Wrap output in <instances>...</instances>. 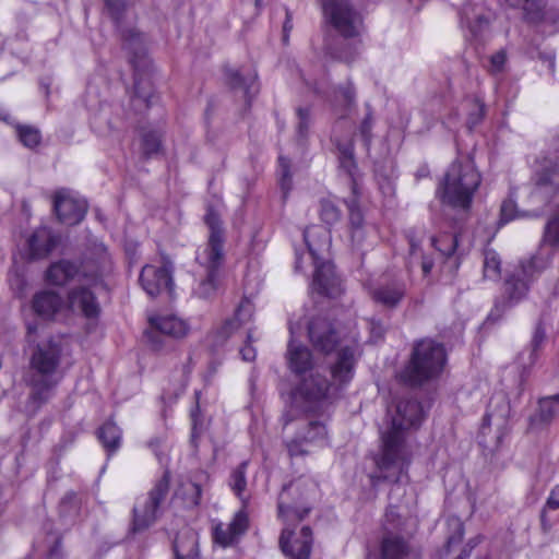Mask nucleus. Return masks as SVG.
I'll list each match as a JSON object with an SVG mask.
<instances>
[{
    "instance_id": "nucleus-1",
    "label": "nucleus",
    "mask_w": 559,
    "mask_h": 559,
    "mask_svg": "<svg viewBox=\"0 0 559 559\" xmlns=\"http://www.w3.org/2000/svg\"><path fill=\"white\" fill-rule=\"evenodd\" d=\"M389 427L382 432V451L376 460L378 474L370 476L372 485L381 481L399 483L411 463V451L405 441L406 431L417 429L426 417L419 401L403 397L397 401L394 413L389 409Z\"/></svg>"
},
{
    "instance_id": "nucleus-2",
    "label": "nucleus",
    "mask_w": 559,
    "mask_h": 559,
    "mask_svg": "<svg viewBox=\"0 0 559 559\" xmlns=\"http://www.w3.org/2000/svg\"><path fill=\"white\" fill-rule=\"evenodd\" d=\"M481 183L472 155L459 156L448 168L437 189L441 203L466 215Z\"/></svg>"
},
{
    "instance_id": "nucleus-3",
    "label": "nucleus",
    "mask_w": 559,
    "mask_h": 559,
    "mask_svg": "<svg viewBox=\"0 0 559 559\" xmlns=\"http://www.w3.org/2000/svg\"><path fill=\"white\" fill-rule=\"evenodd\" d=\"M447 364L443 344L432 338H423L414 343L411 357L397 373L399 380L409 386H420L438 378Z\"/></svg>"
},
{
    "instance_id": "nucleus-4",
    "label": "nucleus",
    "mask_w": 559,
    "mask_h": 559,
    "mask_svg": "<svg viewBox=\"0 0 559 559\" xmlns=\"http://www.w3.org/2000/svg\"><path fill=\"white\" fill-rule=\"evenodd\" d=\"M355 350L350 346L343 347L331 366L333 384L320 373H310L298 384L297 394L308 403H317L333 397L336 391L349 383L354 377Z\"/></svg>"
},
{
    "instance_id": "nucleus-5",
    "label": "nucleus",
    "mask_w": 559,
    "mask_h": 559,
    "mask_svg": "<svg viewBox=\"0 0 559 559\" xmlns=\"http://www.w3.org/2000/svg\"><path fill=\"white\" fill-rule=\"evenodd\" d=\"M111 269V258L107 248L103 243H96L81 269L71 261L60 260L48 267L46 278L52 285L62 286L80 275L86 283L96 286L103 283V277L110 273Z\"/></svg>"
},
{
    "instance_id": "nucleus-6",
    "label": "nucleus",
    "mask_w": 559,
    "mask_h": 559,
    "mask_svg": "<svg viewBox=\"0 0 559 559\" xmlns=\"http://www.w3.org/2000/svg\"><path fill=\"white\" fill-rule=\"evenodd\" d=\"M121 38L123 40V48L129 53V62L134 70L132 104L136 110L141 111L150 108L153 96L151 81L144 78L151 61L146 53L143 34L134 28H123L121 29Z\"/></svg>"
},
{
    "instance_id": "nucleus-7",
    "label": "nucleus",
    "mask_w": 559,
    "mask_h": 559,
    "mask_svg": "<svg viewBox=\"0 0 559 559\" xmlns=\"http://www.w3.org/2000/svg\"><path fill=\"white\" fill-rule=\"evenodd\" d=\"M203 221L210 234L207 242L197 250L195 261L205 270L219 271L225 260L223 223L218 212L212 205L207 206Z\"/></svg>"
},
{
    "instance_id": "nucleus-8",
    "label": "nucleus",
    "mask_w": 559,
    "mask_h": 559,
    "mask_svg": "<svg viewBox=\"0 0 559 559\" xmlns=\"http://www.w3.org/2000/svg\"><path fill=\"white\" fill-rule=\"evenodd\" d=\"M304 238L308 247V251L313 259L314 273L311 283V288L320 296L328 298H337L343 292L342 280L335 272V266L330 261L319 262L321 259L322 248L312 243L309 239V233H304Z\"/></svg>"
},
{
    "instance_id": "nucleus-9",
    "label": "nucleus",
    "mask_w": 559,
    "mask_h": 559,
    "mask_svg": "<svg viewBox=\"0 0 559 559\" xmlns=\"http://www.w3.org/2000/svg\"><path fill=\"white\" fill-rule=\"evenodd\" d=\"M531 185V197L549 204L559 193V157L545 156L537 159Z\"/></svg>"
},
{
    "instance_id": "nucleus-10",
    "label": "nucleus",
    "mask_w": 559,
    "mask_h": 559,
    "mask_svg": "<svg viewBox=\"0 0 559 559\" xmlns=\"http://www.w3.org/2000/svg\"><path fill=\"white\" fill-rule=\"evenodd\" d=\"M168 492L169 473L166 472L148 491L147 498L143 506L141 508H133V516L130 526L131 534L142 533L148 530L156 522L158 518L159 506L166 499Z\"/></svg>"
},
{
    "instance_id": "nucleus-11",
    "label": "nucleus",
    "mask_w": 559,
    "mask_h": 559,
    "mask_svg": "<svg viewBox=\"0 0 559 559\" xmlns=\"http://www.w3.org/2000/svg\"><path fill=\"white\" fill-rule=\"evenodd\" d=\"M324 16L345 38H355L362 29V17L347 0H322Z\"/></svg>"
},
{
    "instance_id": "nucleus-12",
    "label": "nucleus",
    "mask_w": 559,
    "mask_h": 559,
    "mask_svg": "<svg viewBox=\"0 0 559 559\" xmlns=\"http://www.w3.org/2000/svg\"><path fill=\"white\" fill-rule=\"evenodd\" d=\"M278 516L287 524L302 521L311 511L308 504L305 485L290 481L284 485L278 495Z\"/></svg>"
},
{
    "instance_id": "nucleus-13",
    "label": "nucleus",
    "mask_w": 559,
    "mask_h": 559,
    "mask_svg": "<svg viewBox=\"0 0 559 559\" xmlns=\"http://www.w3.org/2000/svg\"><path fill=\"white\" fill-rule=\"evenodd\" d=\"M63 347L59 340L50 337L37 344L29 358V373L59 377L58 369L61 364Z\"/></svg>"
},
{
    "instance_id": "nucleus-14",
    "label": "nucleus",
    "mask_w": 559,
    "mask_h": 559,
    "mask_svg": "<svg viewBox=\"0 0 559 559\" xmlns=\"http://www.w3.org/2000/svg\"><path fill=\"white\" fill-rule=\"evenodd\" d=\"M173 271V262L166 255L163 257L160 266L144 265L140 274L142 288L151 297H155L164 290L171 294L174 290Z\"/></svg>"
},
{
    "instance_id": "nucleus-15",
    "label": "nucleus",
    "mask_w": 559,
    "mask_h": 559,
    "mask_svg": "<svg viewBox=\"0 0 559 559\" xmlns=\"http://www.w3.org/2000/svg\"><path fill=\"white\" fill-rule=\"evenodd\" d=\"M308 337L313 348L322 354H331L341 342L334 324L325 317H314L308 323Z\"/></svg>"
},
{
    "instance_id": "nucleus-16",
    "label": "nucleus",
    "mask_w": 559,
    "mask_h": 559,
    "mask_svg": "<svg viewBox=\"0 0 559 559\" xmlns=\"http://www.w3.org/2000/svg\"><path fill=\"white\" fill-rule=\"evenodd\" d=\"M61 377H48L29 373L27 385L29 393L26 401V409L35 415L45 404H47L56 393V389Z\"/></svg>"
},
{
    "instance_id": "nucleus-17",
    "label": "nucleus",
    "mask_w": 559,
    "mask_h": 559,
    "mask_svg": "<svg viewBox=\"0 0 559 559\" xmlns=\"http://www.w3.org/2000/svg\"><path fill=\"white\" fill-rule=\"evenodd\" d=\"M86 203L74 199L68 189H59L53 197V211L58 219L69 226H73L83 221L86 214Z\"/></svg>"
},
{
    "instance_id": "nucleus-18",
    "label": "nucleus",
    "mask_w": 559,
    "mask_h": 559,
    "mask_svg": "<svg viewBox=\"0 0 559 559\" xmlns=\"http://www.w3.org/2000/svg\"><path fill=\"white\" fill-rule=\"evenodd\" d=\"M293 532L288 528L282 531L280 547L289 559H309L312 550L313 536L310 526H302L299 537L290 542Z\"/></svg>"
},
{
    "instance_id": "nucleus-19",
    "label": "nucleus",
    "mask_w": 559,
    "mask_h": 559,
    "mask_svg": "<svg viewBox=\"0 0 559 559\" xmlns=\"http://www.w3.org/2000/svg\"><path fill=\"white\" fill-rule=\"evenodd\" d=\"M405 295L406 285L400 280L381 283L369 290L371 299L386 309H395L399 307Z\"/></svg>"
},
{
    "instance_id": "nucleus-20",
    "label": "nucleus",
    "mask_w": 559,
    "mask_h": 559,
    "mask_svg": "<svg viewBox=\"0 0 559 559\" xmlns=\"http://www.w3.org/2000/svg\"><path fill=\"white\" fill-rule=\"evenodd\" d=\"M530 282L520 272L509 276L503 285V299L496 302V310L504 311L524 299L530 289Z\"/></svg>"
},
{
    "instance_id": "nucleus-21",
    "label": "nucleus",
    "mask_w": 559,
    "mask_h": 559,
    "mask_svg": "<svg viewBox=\"0 0 559 559\" xmlns=\"http://www.w3.org/2000/svg\"><path fill=\"white\" fill-rule=\"evenodd\" d=\"M248 526L249 520L247 513L239 511L226 527L222 523L215 525L213 530V540L222 547H228L233 545L239 536L246 533Z\"/></svg>"
},
{
    "instance_id": "nucleus-22",
    "label": "nucleus",
    "mask_w": 559,
    "mask_h": 559,
    "mask_svg": "<svg viewBox=\"0 0 559 559\" xmlns=\"http://www.w3.org/2000/svg\"><path fill=\"white\" fill-rule=\"evenodd\" d=\"M69 307L73 312H80L87 319L97 318L100 313L99 304L88 288L79 286L68 293Z\"/></svg>"
},
{
    "instance_id": "nucleus-23",
    "label": "nucleus",
    "mask_w": 559,
    "mask_h": 559,
    "mask_svg": "<svg viewBox=\"0 0 559 559\" xmlns=\"http://www.w3.org/2000/svg\"><path fill=\"white\" fill-rule=\"evenodd\" d=\"M226 83L231 90H242L246 98V104L250 106L251 99L258 94V75L254 71L246 74L239 70L229 67L224 68Z\"/></svg>"
},
{
    "instance_id": "nucleus-24",
    "label": "nucleus",
    "mask_w": 559,
    "mask_h": 559,
    "mask_svg": "<svg viewBox=\"0 0 559 559\" xmlns=\"http://www.w3.org/2000/svg\"><path fill=\"white\" fill-rule=\"evenodd\" d=\"M63 305L62 297L52 290H41L34 295L32 308L36 316L44 320H52Z\"/></svg>"
},
{
    "instance_id": "nucleus-25",
    "label": "nucleus",
    "mask_w": 559,
    "mask_h": 559,
    "mask_svg": "<svg viewBox=\"0 0 559 559\" xmlns=\"http://www.w3.org/2000/svg\"><path fill=\"white\" fill-rule=\"evenodd\" d=\"M174 559H197L199 556L198 534L189 527L181 530L173 542Z\"/></svg>"
},
{
    "instance_id": "nucleus-26",
    "label": "nucleus",
    "mask_w": 559,
    "mask_h": 559,
    "mask_svg": "<svg viewBox=\"0 0 559 559\" xmlns=\"http://www.w3.org/2000/svg\"><path fill=\"white\" fill-rule=\"evenodd\" d=\"M286 356L289 369L297 376L305 374L313 367L310 349L301 344H295L293 340L288 343Z\"/></svg>"
},
{
    "instance_id": "nucleus-27",
    "label": "nucleus",
    "mask_w": 559,
    "mask_h": 559,
    "mask_svg": "<svg viewBox=\"0 0 559 559\" xmlns=\"http://www.w3.org/2000/svg\"><path fill=\"white\" fill-rule=\"evenodd\" d=\"M27 242L31 259H40L56 247L57 239L47 228L41 227L33 233Z\"/></svg>"
},
{
    "instance_id": "nucleus-28",
    "label": "nucleus",
    "mask_w": 559,
    "mask_h": 559,
    "mask_svg": "<svg viewBox=\"0 0 559 559\" xmlns=\"http://www.w3.org/2000/svg\"><path fill=\"white\" fill-rule=\"evenodd\" d=\"M409 552L407 540L392 532L383 535L380 544L381 559H404Z\"/></svg>"
},
{
    "instance_id": "nucleus-29",
    "label": "nucleus",
    "mask_w": 559,
    "mask_h": 559,
    "mask_svg": "<svg viewBox=\"0 0 559 559\" xmlns=\"http://www.w3.org/2000/svg\"><path fill=\"white\" fill-rule=\"evenodd\" d=\"M559 408V394L542 397L538 401V408L534 415L530 417L531 426L544 427L548 426L556 417Z\"/></svg>"
},
{
    "instance_id": "nucleus-30",
    "label": "nucleus",
    "mask_w": 559,
    "mask_h": 559,
    "mask_svg": "<svg viewBox=\"0 0 559 559\" xmlns=\"http://www.w3.org/2000/svg\"><path fill=\"white\" fill-rule=\"evenodd\" d=\"M552 260V252L545 251L543 248L532 255L528 260L520 264V273L528 281H533L544 270H546Z\"/></svg>"
},
{
    "instance_id": "nucleus-31",
    "label": "nucleus",
    "mask_w": 559,
    "mask_h": 559,
    "mask_svg": "<svg viewBox=\"0 0 559 559\" xmlns=\"http://www.w3.org/2000/svg\"><path fill=\"white\" fill-rule=\"evenodd\" d=\"M154 332L165 336L182 337L187 333L186 323L175 316L156 317L150 319Z\"/></svg>"
},
{
    "instance_id": "nucleus-32",
    "label": "nucleus",
    "mask_w": 559,
    "mask_h": 559,
    "mask_svg": "<svg viewBox=\"0 0 559 559\" xmlns=\"http://www.w3.org/2000/svg\"><path fill=\"white\" fill-rule=\"evenodd\" d=\"M340 151V167L347 174L349 178L350 189L353 193L359 190L357 182V164L354 157V145L347 143L338 146Z\"/></svg>"
},
{
    "instance_id": "nucleus-33",
    "label": "nucleus",
    "mask_w": 559,
    "mask_h": 559,
    "mask_svg": "<svg viewBox=\"0 0 559 559\" xmlns=\"http://www.w3.org/2000/svg\"><path fill=\"white\" fill-rule=\"evenodd\" d=\"M548 0H506L512 8L523 10L524 17L531 22H538L544 19Z\"/></svg>"
},
{
    "instance_id": "nucleus-34",
    "label": "nucleus",
    "mask_w": 559,
    "mask_h": 559,
    "mask_svg": "<svg viewBox=\"0 0 559 559\" xmlns=\"http://www.w3.org/2000/svg\"><path fill=\"white\" fill-rule=\"evenodd\" d=\"M97 438L108 453H114L120 447L121 430L109 419L98 428Z\"/></svg>"
},
{
    "instance_id": "nucleus-35",
    "label": "nucleus",
    "mask_w": 559,
    "mask_h": 559,
    "mask_svg": "<svg viewBox=\"0 0 559 559\" xmlns=\"http://www.w3.org/2000/svg\"><path fill=\"white\" fill-rule=\"evenodd\" d=\"M359 198L360 192L359 190H356V193L352 192V197L344 200V203L348 210V222L352 229L353 239L362 229L365 223L364 214L359 207Z\"/></svg>"
},
{
    "instance_id": "nucleus-36",
    "label": "nucleus",
    "mask_w": 559,
    "mask_h": 559,
    "mask_svg": "<svg viewBox=\"0 0 559 559\" xmlns=\"http://www.w3.org/2000/svg\"><path fill=\"white\" fill-rule=\"evenodd\" d=\"M206 276L193 288V294L201 299L213 297L217 290L218 271L205 270Z\"/></svg>"
},
{
    "instance_id": "nucleus-37",
    "label": "nucleus",
    "mask_w": 559,
    "mask_h": 559,
    "mask_svg": "<svg viewBox=\"0 0 559 559\" xmlns=\"http://www.w3.org/2000/svg\"><path fill=\"white\" fill-rule=\"evenodd\" d=\"M319 206V216L325 225L333 226L341 222L342 211L333 201L321 199Z\"/></svg>"
},
{
    "instance_id": "nucleus-38",
    "label": "nucleus",
    "mask_w": 559,
    "mask_h": 559,
    "mask_svg": "<svg viewBox=\"0 0 559 559\" xmlns=\"http://www.w3.org/2000/svg\"><path fill=\"white\" fill-rule=\"evenodd\" d=\"M141 150L144 158L148 159L162 151V134L157 131H147L142 134Z\"/></svg>"
},
{
    "instance_id": "nucleus-39",
    "label": "nucleus",
    "mask_w": 559,
    "mask_h": 559,
    "mask_svg": "<svg viewBox=\"0 0 559 559\" xmlns=\"http://www.w3.org/2000/svg\"><path fill=\"white\" fill-rule=\"evenodd\" d=\"M501 273V260L498 253L491 249L484 252V277L498 280Z\"/></svg>"
},
{
    "instance_id": "nucleus-40",
    "label": "nucleus",
    "mask_w": 559,
    "mask_h": 559,
    "mask_svg": "<svg viewBox=\"0 0 559 559\" xmlns=\"http://www.w3.org/2000/svg\"><path fill=\"white\" fill-rule=\"evenodd\" d=\"M16 133L21 143L31 150L36 148L41 142L40 131L35 127L16 124Z\"/></svg>"
},
{
    "instance_id": "nucleus-41",
    "label": "nucleus",
    "mask_w": 559,
    "mask_h": 559,
    "mask_svg": "<svg viewBox=\"0 0 559 559\" xmlns=\"http://www.w3.org/2000/svg\"><path fill=\"white\" fill-rule=\"evenodd\" d=\"M432 243L444 257H451L457 249L459 236L456 233L445 234L439 238H432Z\"/></svg>"
},
{
    "instance_id": "nucleus-42",
    "label": "nucleus",
    "mask_w": 559,
    "mask_h": 559,
    "mask_svg": "<svg viewBox=\"0 0 559 559\" xmlns=\"http://www.w3.org/2000/svg\"><path fill=\"white\" fill-rule=\"evenodd\" d=\"M253 312V304L249 298L243 297L239 305L237 306L231 319L235 320V322L239 323L240 326H243L245 324L251 321Z\"/></svg>"
},
{
    "instance_id": "nucleus-43",
    "label": "nucleus",
    "mask_w": 559,
    "mask_h": 559,
    "mask_svg": "<svg viewBox=\"0 0 559 559\" xmlns=\"http://www.w3.org/2000/svg\"><path fill=\"white\" fill-rule=\"evenodd\" d=\"M247 462L240 463L230 475V487L234 490V492L241 498L242 492L246 489L247 480H246V469H247Z\"/></svg>"
},
{
    "instance_id": "nucleus-44",
    "label": "nucleus",
    "mask_w": 559,
    "mask_h": 559,
    "mask_svg": "<svg viewBox=\"0 0 559 559\" xmlns=\"http://www.w3.org/2000/svg\"><path fill=\"white\" fill-rule=\"evenodd\" d=\"M543 243L550 247L559 246V218L555 215L547 222L545 226Z\"/></svg>"
},
{
    "instance_id": "nucleus-45",
    "label": "nucleus",
    "mask_w": 559,
    "mask_h": 559,
    "mask_svg": "<svg viewBox=\"0 0 559 559\" xmlns=\"http://www.w3.org/2000/svg\"><path fill=\"white\" fill-rule=\"evenodd\" d=\"M297 135L298 140L304 141L307 139L309 133V128L311 123V111L309 107H299L297 109Z\"/></svg>"
},
{
    "instance_id": "nucleus-46",
    "label": "nucleus",
    "mask_w": 559,
    "mask_h": 559,
    "mask_svg": "<svg viewBox=\"0 0 559 559\" xmlns=\"http://www.w3.org/2000/svg\"><path fill=\"white\" fill-rule=\"evenodd\" d=\"M241 326L231 318L226 319L223 325L215 332V344L223 345Z\"/></svg>"
},
{
    "instance_id": "nucleus-47",
    "label": "nucleus",
    "mask_w": 559,
    "mask_h": 559,
    "mask_svg": "<svg viewBox=\"0 0 559 559\" xmlns=\"http://www.w3.org/2000/svg\"><path fill=\"white\" fill-rule=\"evenodd\" d=\"M546 340V331L544 328V324L542 321H538V323L535 326V331L531 341V353H530V360L531 364H534L537 358V352L540 348L542 344Z\"/></svg>"
},
{
    "instance_id": "nucleus-48",
    "label": "nucleus",
    "mask_w": 559,
    "mask_h": 559,
    "mask_svg": "<svg viewBox=\"0 0 559 559\" xmlns=\"http://www.w3.org/2000/svg\"><path fill=\"white\" fill-rule=\"evenodd\" d=\"M106 9L109 16L112 19L117 27L120 23L126 11V0H105Z\"/></svg>"
},
{
    "instance_id": "nucleus-49",
    "label": "nucleus",
    "mask_w": 559,
    "mask_h": 559,
    "mask_svg": "<svg viewBox=\"0 0 559 559\" xmlns=\"http://www.w3.org/2000/svg\"><path fill=\"white\" fill-rule=\"evenodd\" d=\"M280 163V185L282 190L285 192H289L292 189V174H290V165L289 160L283 156L278 158Z\"/></svg>"
},
{
    "instance_id": "nucleus-50",
    "label": "nucleus",
    "mask_w": 559,
    "mask_h": 559,
    "mask_svg": "<svg viewBox=\"0 0 559 559\" xmlns=\"http://www.w3.org/2000/svg\"><path fill=\"white\" fill-rule=\"evenodd\" d=\"M374 177L381 192L386 197L393 195L394 182L392 177L388 174H384L379 167L374 169Z\"/></svg>"
},
{
    "instance_id": "nucleus-51",
    "label": "nucleus",
    "mask_w": 559,
    "mask_h": 559,
    "mask_svg": "<svg viewBox=\"0 0 559 559\" xmlns=\"http://www.w3.org/2000/svg\"><path fill=\"white\" fill-rule=\"evenodd\" d=\"M326 437V428L325 425L318 420L309 421L308 430L305 433V439L307 441H316L319 439H323Z\"/></svg>"
},
{
    "instance_id": "nucleus-52",
    "label": "nucleus",
    "mask_w": 559,
    "mask_h": 559,
    "mask_svg": "<svg viewBox=\"0 0 559 559\" xmlns=\"http://www.w3.org/2000/svg\"><path fill=\"white\" fill-rule=\"evenodd\" d=\"M518 216V206L515 201L507 199L500 207V223L507 224Z\"/></svg>"
},
{
    "instance_id": "nucleus-53",
    "label": "nucleus",
    "mask_w": 559,
    "mask_h": 559,
    "mask_svg": "<svg viewBox=\"0 0 559 559\" xmlns=\"http://www.w3.org/2000/svg\"><path fill=\"white\" fill-rule=\"evenodd\" d=\"M549 509V510H558L559 509V485L555 486L547 500H546V503H545V507L542 511V519H544V515H545V511Z\"/></svg>"
},
{
    "instance_id": "nucleus-54",
    "label": "nucleus",
    "mask_w": 559,
    "mask_h": 559,
    "mask_svg": "<svg viewBox=\"0 0 559 559\" xmlns=\"http://www.w3.org/2000/svg\"><path fill=\"white\" fill-rule=\"evenodd\" d=\"M368 328L370 330L371 338L377 342L381 340L385 333V326L376 319L368 320Z\"/></svg>"
},
{
    "instance_id": "nucleus-55",
    "label": "nucleus",
    "mask_w": 559,
    "mask_h": 559,
    "mask_svg": "<svg viewBox=\"0 0 559 559\" xmlns=\"http://www.w3.org/2000/svg\"><path fill=\"white\" fill-rule=\"evenodd\" d=\"M371 129H372V117H371V114H368L361 121L360 129H359L360 134H361L366 145H369L371 142V139H372Z\"/></svg>"
},
{
    "instance_id": "nucleus-56",
    "label": "nucleus",
    "mask_w": 559,
    "mask_h": 559,
    "mask_svg": "<svg viewBox=\"0 0 559 559\" xmlns=\"http://www.w3.org/2000/svg\"><path fill=\"white\" fill-rule=\"evenodd\" d=\"M507 62V53L504 50H499L490 57V64L492 72H501Z\"/></svg>"
},
{
    "instance_id": "nucleus-57",
    "label": "nucleus",
    "mask_w": 559,
    "mask_h": 559,
    "mask_svg": "<svg viewBox=\"0 0 559 559\" xmlns=\"http://www.w3.org/2000/svg\"><path fill=\"white\" fill-rule=\"evenodd\" d=\"M70 508L78 509V497L74 492H69L62 498L60 502V513H68Z\"/></svg>"
},
{
    "instance_id": "nucleus-58",
    "label": "nucleus",
    "mask_w": 559,
    "mask_h": 559,
    "mask_svg": "<svg viewBox=\"0 0 559 559\" xmlns=\"http://www.w3.org/2000/svg\"><path fill=\"white\" fill-rule=\"evenodd\" d=\"M293 14L292 12L286 8L285 9V21L283 23V35H282V41L284 45H287L289 43V35L293 29Z\"/></svg>"
},
{
    "instance_id": "nucleus-59",
    "label": "nucleus",
    "mask_w": 559,
    "mask_h": 559,
    "mask_svg": "<svg viewBox=\"0 0 559 559\" xmlns=\"http://www.w3.org/2000/svg\"><path fill=\"white\" fill-rule=\"evenodd\" d=\"M464 536V528L461 523H456V530L455 533L448 537L447 539V552L450 551V548L452 546L459 545L463 540Z\"/></svg>"
},
{
    "instance_id": "nucleus-60",
    "label": "nucleus",
    "mask_w": 559,
    "mask_h": 559,
    "mask_svg": "<svg viewBox=\"0 0 559 559\" xmlns=\"http://www.w3.org/2000/svg\"><path fill=\"white\" fill-rule=\"evenodd\" d=\"M248 343L240 349V355L245 361H253L255 359V349L250 345L251 343V333L247 334Z\"/></svg>"
},
{
    "instance_id": "nucleus-61",
    "label": "nucleus",
    "mask_w": 559,
    "mask_h": 559,
    "mask_svg": "<svg viewBox=\"0 0 559 559\" xmlns=\"http://www.w3.org/2000/svg\"><path fill=\"white\" fill-rule=\"evenodd\" d=\"M485 114L484 105H477L475 111L471 112L467 119V124L469 129H473L477 126L483 119Z\"/></svg>"
},
{
    "instance_id": "nucleus-62",
    "label": "nucleus",
    "mask_w": 559,
    "mask_h": 559,
    "mask_svg": "<svg viewBox=\"0 0 559 559\" xmlns=\"http://www.w3.org/2000/svg\"><path fill=\"white\" fill-rule=\"evenodd\" d=\"M287 450L290 456L305 455L306 450L302 449V444L298 440H292L287 443Z\"/></svg>"
},
{
    "instance_id": "nucleus-63",
    "label": "nucleus",
    "mask_w": 559,
    "mask_h": 559,
    "mask_svg": "<svg viewBox=\"0 0 559 559\" xmlns=\"http://www.w3.org/2000/svg\"><path fill=\"white\" fill-rule=\"evenodd\" d=\"M190 487L193 491V496H192V499H191V502L194 504V506H198L200 503V500H201V495H202V488L199 484L197 483H191L190 484Z\"/></svg>"
},
{
    "instance_id": "nucleus-64",
    "label": "nucleus",
    "mask_w": 559,
    "mask_h": 559,
    "mask_svg": "<svg viewBox=\"0 0 559 559\" xmlns=\"http://www.w3.org/2000/svg\"><path fill=\"white\" fill-rule=\"evenodd\" d=\"M433 267V261L432 259L428 257H423L421 259V271L425 276L430 274L431 270Z\"/></svg>"
}]
</instances>
